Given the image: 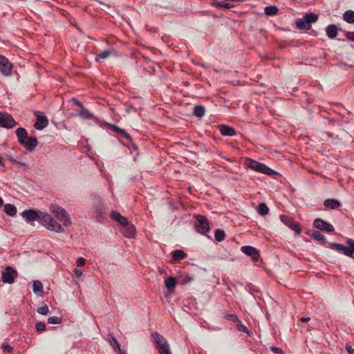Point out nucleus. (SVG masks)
Returning <instances> with one entry per match:
<instances>
[{"instance_id": "41", "label": "nucleus", "mask_w": 354, "mask_h": 354, "mask_svg": "<svg viewBox=\"0 0 354 354\" xmlns=\"http://www.w3.org/2000/svg\"><path fill=\"white\" fill-rule=\"evenodd\" d=\"M35 329L39 333L44 331L46 329V324L43 322H37L35 324Z\"/></svg>"}, {"instance_id": "23", "label": "nucleus", "mask_w": 354, "mask_h": 354, "mask_svg": "<svg viewBox=\"0 0 354 354\" xmlns=\"http://www.w3.org/2000/svg\"><path fill=\"white\" fill-rule=\"evenodd\" d=\"M326 207L330 209H337L340 207V203L336 199H326L324 202Z\"/></svg>"}, {"instance_id": "57", "label": "nucleus", "mask_w": 354, "mask_h": 354, "mask_svg": "<svg viewBox=\"0 0 354 354\" xmlns=\"http://www.w3.org/2000/svg\"><path fill=\"white\" fill-rule=\"evenodd\" d=\"M223 3H225V2H218L217 6L220 7V5H223Z\"/></svg>"}, {"instance_id": "42", "label": "nucleus", "mask_w": 354, "mask_h": 354, "mask_svg": "<svg viewBox=\"0 0 354 354\" xmlns=\"http://www.w3.org/2000/svg\"><path fill=\"white\" fill-rule=\"evenodd\" d=\"M110 129L118 134L124 133V130L113 124H109Z\"/></svg>"}, {"instance_id": "29", "label": "nucleus", "mask_w": 354, "mask_h": 354, "mask_svg": "<svg viewBox=\"0 0 354 354\" xmlns=\"http://www.w3.org/2000/svg\"><path fill=\"white\" fill-rule=\"evenodd\" d=\"M343 17L344 20L346 21L347 23H354V11L351 10L346 11L343 15Z\"/></svg>"}, {"instance_id": "51", "label": "nucleus", "mask_w": 354, "mask_h": 354, "mask_svg": "<svg viewBox=\"0 0 354 354\" xmlns=\"http://www.w3.org/2000/svg\"><path fill=\"white\" fill-rule=\"evenodd\" d=\"M220 7L221 8H227V9H230V8H233L234 5H232L230 3H223V5H220Z\"/></svg>"}, {"instance_id": "45", "label": "nucleus", "mask_w": 354, "mask_h": 354, "mask_svg": "<svg viewBox=\"0 0 354 354\" xmlns=\"http://www.w3.org/2000/svg\"><path fill=\"white\" fill-rule=\"evenodd\" d=\"M270 351L275 354H283L282 349L276 346H271Z\"/></svg>"}, {"instance_id": "32", "label": "nucleus", "mask_w": 354, "mask_h": 354, "mask_svg": "<svg viewBox=\"0 0 354 354\" xmlns=\"http://www.w3.org/2000/svg\"><path fill=\"white\" fill-rule=\"evenodd\" d=\"M165 286L170 290H173L175 287H176V279L175 277H168L165 281Z\"/></svg>"}, {"instance_id": "2", "label": "nucleus", "mask_w": 354, "mask_h": 354, "mask_svg": "<svg viewBox=\"0 0 354 354\" xmlns=\"http://www.w3.org/2000/svg\"><path fill=\"white\" fill-rule=\"evenodd\" d=\"M245 165L255 171L265 174L269 176H271L275 173L273 169L267 167L266 165L249 158L245 160Z\"/></svg>"}, {"instance_id": "50", "label": "nucleus", "mask_w": 354, "mask_h": 354, "mask_svg": "<svg viewBox=\"0 0 354 354\" xmlns=\"http://www.w3.org/2000/svg\"><path fill=\"white\" fill-rule=\"evenodd\" d=\"M346 350L349 354H354V348L349 344L346 345Z\"/></svg>"}, {"instance_id": "44", "label": "nucleus", "mask_w": 354, "mask_h": 354, "mask_svg": "<svg viewBox=\"0 0 354 354\" xmlns=\"http://www.w3.org/2000/svg\"><path fill=\"white\" fill-rule=\"evenodd\" d=\"M11 162L13 165H16L19 168H23L24 169H25L26 167V165L25 163L16 160L15 159L11 160Z\"/></svg>"}, {"instance_id": "9", "label": "nucleus", "mask_w": 354, "mask_h": 354, "mask_svg": "<svg viewBox=\"0 0 354 354\" xmlns=\"http://www.w3.org/2000/svg\"><path fill=\"white\" fill-rule=\"evenodd\" d=\"M17 272L10 266H7L5 270L2 272V281L3 283L12 284L15 281V278L17 277Z\"/></svg>"}, {"instance_id": "1", "label": "nucleus", "mask_w": 354, "mask_h": 354, "mask_svg": "<svg viewBox=\"0 0 354 354\" xmlns=\"http://www.w3.org/2000/svg\"><path fill=\"white\" fill-rule=\"evenodd\" d=\"M346 243L347 246L340 243H332L330 244V248L348 257L354 259V240L348 239Z\"/></svg>"}, {"instance_id": "11", "label": "nucleus", "mask_w": 354, "mask_h": 354, "mask_svg": "<svg viewBox=\"0 0 354 354\" xmlns=\"http://www.w3.org/2000/svg\"><path fill=\"white\" fill-rule=\"evenodd\" d=\"M314 227L317 229H319L322 231H324L326 232H333L335 230L334 227L333 225H331L329 223H327L326 221L321 219V218H316L314 221Z\"/></svg>"}, {"instance_id": "26", "label": "nucleus", "mask_w": 354, "mask_h": 354, "mask_svg": "<svg viewBox=\"0 0 354 354\" xmlns=\"http://www.w3.org/2000/svg\"><path fill=\"white\" fill-rule=\"evenodd\" d=\"M77 115L82 118L86 120L91 119L93 117V115L90 113V111L86 109L84 106L80 108V111Z\"/></svg>"}, {"instance_id": "6", "label": "nucleus", "mask_w": 354, "mask_h": 354, "mask_svg": "<svg viewBox=\"0 0 354 354\" xmlns=\"http://www.w3.org/2000/svg\"><path fill=\"white\" fill-rule=\"evenodd\" d=\"M44 212L36 211L35 209H26L21 213V216L26 220V222L30 223L39 219L40 222L42 220V217Z\"/></svg>"}, {"instance_id": "8", "label": "nucleus", "mask_w": 354, "mask_h": 354, "mask_svg": "<svg viewBox=\"0 0 354 354\" xmlns=\"http://www.w3.org/2000/svg\"><path fill=\"white\" fill-rule=\"evenodd\" d=\"M280 220L283 224L294 230L296 235H299L301 234L299 224L297 222H295L292 217L287 215H281Z\"/></svg>"}, {"instance_id": "7", "label": "nucleus", "mask_w": 354, "mask_h": 354, "mask_svg": "<svg viewBox=\"0 0 354 354\" xmlns=\"http://www.w3.org/2000/svg\"><path fill=\"white\" fill-rule=\"evenodd\" d=\"M17 124L13 117L5 112H0V127L12 129Z\"/></svg>"}, {"instance_id": "4", "label": "nucleus", "mask_w": 354, "mask_h": 354, "mask_svg": "<svg viewBox=\"0 0 354 354\" xmlns=\"http://www.w3.org/2000/svg\"><path fill=\"white\" fill-rule=\"evenodd\" d=\"M40 223L49 230L56 232H61L63 230L62 226L46 212L44 213L42 220Z\"/></svg>"}, {"instance_id": "20", "label": "nucleus", "mask_w": 354, "mask_h": 354, "mask_svg": "<svg viewBox=\"0 0 354 354\" xmlns=\"http://www.w3.org/2000/svg\"><path fill=\"white\" fill-rule=\"evenodd\" d=\"M32 290L36 295L41 296L44 292V287L42 283L39 280L33 281Z\"/></svg>"}, {"instance_id": "24", "label": "nucleus", "mask_w": 354, "mask_h": 354, "mask_svg": "<svg viewBox=\"0 0 354 354\" xmlns=\"http://www.w3.org/2000/svg\"><path fill=\"white\" fill-rule=\"evenodd\" d=\"M296 26L300 30H309L311 25L305 20L304 17L299 19L296 21Z\"/></svg>"}, {"instance_id": "31", "label": "nucleus", "mask_w": 354, "mask_h": 354, "mask_svg": "<svg viewBox=\"0 0 354 354\" xmlns=\"http://www.w3.org/2000/svg\"><path fill=\"white\" fill-rule=\"evenodd\" d=\"M113 53V50H106L98 53L95 57V60L99 62L100 59H104L109 57Z\"/></svg>"}, {"instance_id": "49", "label": "nucleus", "mask_w": 354, "mask_h": 354, "mask_svg": "<svg viewBox=\"0 0 354 354\" xmlns=\"http://www.w3.org/2000/svg\"><path fill=\"white\" fill-rule=\"evenodd\" d=\"M73 272L77 277H80L83 274L82 270L79 268H75Z\"/></svg>"}, {"instance_id": "53", "label": "nucleus", "mask_w": 354, "mask_h": 354, "mask_svg": "<svg viewBox=\"0 0 354 354\" xmlns=\"http://www.w3.org/2000/svg\"><path fill=\"white\" fill-rule=\"evenodd\" d=\"M120 135L122 136H123L127 140L130 141L131 140L130 135L129 133H127L125 131H124V133H121Z\"/></svg>"}, {"instance_id": "52", "label": "nucleus", "mask_w": 354, "mask_h": 354, "mask_svg": "<svg viewBox=\"0 0 354 354\" xmlns=\"http://www.w3.org/2000/svg\"><path fill=\"white\" fill-rule=\"evenodd\" d=\"M72 100H73V101L75 102V104L76 105H77L80 108H82V106H84L83 104H82L80 101H79L77 98L73 97V98L72 99Z\"/></svg>"}, {"instance_id": "40", "label": "nucleus", "mask_w": 354, "mask_h": 354, "mask_svg": "<svg viewBox=\"0 0 354 354\" xmlns=\"http://www.w3.org/2000/svg\"><path fill=\"white\" fill-rule=\"evenodd\" d=\"M37 312L39 314H41V315H46L48 313V312H49L48 306L47 305L44 304L42 306L38 308L37 309Z\"/></svg>"}, {"instance_id": "56", "label": "nucleus", "mask_w": 354, "mask_h": 354, "mask_svg": "<svg viewBox=\"0 0 354 354\" xmlns=\"http://www.w3.org/2000/svg\"><path fill=\"white\" fill-rule=\"evenodd\" d=\"M3 205V199L0 197V207Z\"/></svg>"}, {"instance_id": "13", "label": "nucleus", "mask_w": 354, "mask_h": 354, "mask_svg": "<svg viewBox=\"0 0 354 354\" xmlns=\"http://www.w3.org/2000/svg\"><path fill=\"white\" fill-rule=\"evenodd\" d=\"M38 145L35 137H28L21 145L28 151H32Z\"/></svg>"}, {"instance_id": "36", "label": "nucleus", "mask_w": 354, "mask_h": 354, "mask_svg": "<svg viewBox=\"0 0 354 354\" xmlns=\"http://www.w3.org/2000/svg\"><path fill=\"white\" fill-rule=\"evenodd\" d=\"M258 213L261 216H265L268 214L269 208L265 203H261L258 206Z\"/></svg>"}, {"instance_id": "16", "label": "nucleus", "mask_w": 354, "mask_h": 354, "mask_svg": "<svg viewBox=\"0 0 354 354\" xmlns=\"http://www.w3.org/2000/svg\"><path fill=\"white\" fill-rule=\"evenodd\" d=\"M151 337L154 339V344L155 347L157 349L159 346H161V345H164L167 342V339L160 334H159L158 332H153L151 333Z\"/></svg>"}, {"instance_id": "54", "label": "nucleus", "mask_w": 354, "mask_h": 354, "mask_svg": "<svg viewBox=\"0 0 354 354\" xmlns=\"http://www.w3.org/2000/svg\"><path fill=\"white\" fill-rule=\"evenodd\" d=\"M310 319V318L309 317H304L300 319V321L302 322H308Z\"/></svg>"}, {"instance_id": "19", "label": "nucleus", "mask_w": 354, "mask_h": 354, "mask_svg": "<svg viewBox=\"0 0 354 354\" xmlns=\"http://www.w3.org/2000/svg\"><path fill=\"white\" fill-rule=\"evenodd\" d=\"M326 32L328 37L334 39L337 35V27L335 24L328 25L326 28Z\"/></svg>"}, {"instance_id": "27", "label": "nucleus", "mask_w": 354, "mask_h": 354, "mask_svg": "<svg viewBox=\"0 0 354 354\" xmlns=\"http://www.w3.org/2000/svg\"><path fill=\"white\" fill-rule=\"evenodd\" d=\"M205 109L202 105H196L194 108L193 114L197 118H202L205 115Z\"/></svg>"}, {"instance_id": "5", "label": "nucleus", "mask_w": 354, "mask_h": 354, "mask_svg": "<svg viewBox=\"0 0 354 354\" xmlns=\"http://www.w3.org/2000/svg\"><path fill=\"white\" fill-rule=\"evenodd\" d=\"M196 218V230L201 234H206L209 231V221L204 216L202 215H197Z\"/></svg>"}, {"instance_id": "14", "label": "nucleus", "mask_w": 354, "mask_h": 354, "mask_svg": "<svg viewBox=\"0 0 354 354\" xmlns=\"http://www.w3.org/2000/svg\"><path fill=\"white\" fill-rule=\"evenodd\" d=\"M48 124V120L46 116H38L34 124V127L37 130H42Z\"/></svg>"}, {"instance_id": "25", "label": "nucleus", "mask_w": 354, "mask_h": 354, "mask_svg": "<svg viewBox=\"0 0 354 354\" xmlns=\"http://www.w3.org/2000/svg\"><path fill=\"white\" fill-rule=\"evenodd\" d=\"M3 211L7 215L10 216H14L17 214L16 207L14 205L9 203L4 205Z\"/></svg>"}, {"instance_id": "10", "label": "nucleus", "mask_w": 354, "mask_h": 354, "mask_svg": "<svg viewBox=\"0 0 354 354\" xmlns=\"http://www.w3.org/2000/svg\"><path fill=\"white\" fill-rule=\"evenodd\" d=\"M12 64L5 56L0 55V72L5 76L11 75Z\"/></svg>"}, {"instance_id": "43", "label": "nucleus", "mask_w": 354, "mask_h": 354, "mask_svg": "<svg viewBox=\"0 0 354 354\" xmlns=\"http://www.w3.org/2000/svg\"><path fill=\"white\" fill-rule=\"evenodd\" d=\"M237 323H238V324H237L238 330L244 332L248 334L249 333V330H248V328L244 324H243L240 320H239L237 322Z\"/></svg>"}, {"instance_id": "15", "label": "nucleus", "mask_w": 354, "mask_h": 354, "mask_svg": "<svg viewBox=\"0 0 354 354\" xmlns=\"http://www.w3.org/2000/svg\"><path fill=\"white\" fill-rule=\"evenodd\" d=\"M110 217L111 218V219L118 222L119 224H120L122 226L127 225L128 222H129L128 220L124 216H122L118 212H115V211L111 212L110 214Z\"/></svg>"}, {"instance_id": "22", "label": "nucleus", "mask_w": 354, "mask_h": 354, "mask_svg": "<svg viewBox=\"0 0 354 354\" xmlns=\"http://www.w3.org/2000/svg\"><path fill=\"white\" fill-rule=\"evenodd\" d=\"M187 257V254L181 250H176L172 252V260L173 261H179L184 259Z\"/></svg>"}, {"instance_id": "30", "label": "nucleus", "mask_w": 354, "mask_h": 354, "mask_svg": "<svg viewBox=\"0 0 354 354\" xmlns=\"http://www.w3.org/2000/svg\"><path fill=\"white\" fill-rule=\"evenodd\" d=\"M311 236L314 239H315L318 241H320L322 243H325L326 242L325 236L319 231H317V230L313 231L311 234Z\"/></svg>"}, {"instance_id": "33", "label": "nucleus", "mask_w": 354, "mask_h": 354, "mask_svg": "<svg viewBox=\"0 0 354 354\" xmlns=\"http://www.w3.org/2000/svg\"><path fill=\"white\" fill-rule=\"evenodd\" d=\"M304 17L307 23L310 25L311 24L316 22L318 19V15L313 12L306 14Z\"/></svg>"}, {"instance_id": "38", "label": "nucleus", "mask_w": 354, "mask_h": 354, "mask_svg": "<svg viewBox=\"0 0 354 354\" xmlns=\"http://www.w3.org/2000/svg\"><path fill=\"white\" fill-rule=\"evenodd\" d=\"M223 317L227 320L232 321L233 322H237L239 319L238 317L234 314H229L226 312L223 313Z\"/></svg>"}, {"instance_id": "28", "label": "nucleus", "mask_w": 354, "mask_h": 354, "mask_svg": "<svg viewBox=\"0 0 354 354\" xmlns=\"http://www.w3.org/2000/svg\"><path fill=\"white\" fill-rule=\"evenodd\" d=\"M278 8L276 6H269L264 8V12L268 16H274L277 14Z\"/></svg>"}, {"instance_id": "12", "label": "nucleus", "mask_w": 354, "mask_h": 354, "mask_svg": "<svg viewBox=\"0 0 354 354\" xmlns=\"http://www.w3.org/2000/svg\"><path fill=\"white\" fill-rule=\"evenodd\" d=\"M241 250L242 252H243L245 254L251 257L253 260H258L259 258V250L250 245H245L241 247Z\"/></svg>"}, {"instance_id": "39", "label": "nucleus", "mask_w": 354, "mask_h": 354, "mask_svg": "<svg viewBox=\"0 0 354 354\" xmlns=\"http://www.w3.org/2000/svg\"><path fill=\"white\" fill-rule=\"evenodd\" d=\"M62 321V318L61 317L53 316L50 317L48 319V323L51 324H60Z\"/></svg>"}, {"instance_id": "58", "label": "nucleus", "mask_w": 354, "mask_h": 354, "mask_svg": "<svg viewBox=\"0 0 354 354\" xmlns=\"http://www.w3.org/2000/svg\"><path fill=\"white\" fill-rule=\"evenodd\" d=\"M120 354H127L125 352L122 351L121 349H120V351H118Z\"/></svg>"}, {"instance_id": "47", "label": "nucleus", "mask_w": 354, "mask_h": 354, "mask_svg": "<svg viewBox=\"0 0 354 354\" xmlns=\"http://www.w3.org/2000/svg\"><path fill=\"white\" fill-rule=\"evenodd\" d=\"M346 37L348 40L354 41V32H346Z\"/></svg>"}, {"instance_id": "35", "label": "nucleus", "mask_w": 354, "mask_h": 354, "mask_svg": "<svg viewBox=\"0 0 354 354\" xmlns=\"http://www.w3.org/2000/svg\"><path fill=\"white\" fill-rule=\"evenodd\" d=\"M159 354H171L169 345L168 342L165 344L164 345H161L157 348Z\"/></svg>"}, {"instance_id": "17", "label": "nucleus", "mask_w": 354, "mask_h": 354, "mask_svg": "<svg viewBox=\"0 0 354 354\" xmlns=\"http://www.w3.org/2000/svg\"><path fill=\"white\" fill-rule=\"evenodd\" d=\"M219 131L222 136H233L236 134V131L234 128L227 125L221 124L218 126Z\"/></svg>"}, {"instance_id": "3", "label": "nucleus", "mask_w": 354, "mask_h": 354, "mask_svg": "<svg viewBox=\"0 0 354 354\" xmlns=\"http://www.w3.org/2000/svg\"><path fill=\"white\" fill-rule=\"evenodd\" d=\"M50 209L64 226L67 227L71 224V217L63 207L57 205H52Z\"/></svg>"}, {"instance_id": "48", "label": "nucleus", "mask_w": 354, "mask_h": 354, "mask_svg": "<svg viewBox=\"0 0 354 354\" xmlns=\"http://www.w3.org/2000/svg\"><path fill=\"white\" fill-rule=\"evenodd\" d=\"M86 260L83 257L78 258L77 260V265L78 266H82L85 264Z\"/></svg>"}, {"instance_id": "55", "label": "nucleus", "mask_w": 354, "mask_h": 354, "mask_svg": "<svg viewBox=\"0 0 354 354\" xmlns=\"http://www.w3.org/2000/svg\"><path fill=\"white\" fill-rule=\"evenodd\" d=\"M222 158H224L225 160H226L229 161V162H232V161H233V160H232L231 158H230L223 157V156H222Z\"/></svg>"}, {"instance_id": "21", "label": "nucleus", "mask_w": 354, "mask_h": 354, "mask_svg": "<svg viewBox=\"0 0 354 354\" xmlns=\"http://www.w3.org/2000/svg\"><path fill=\"white\" fill-rule=\"evenodd\" d=\"M124 230L123 231V234L128 238H132L136 234V228L133 225H125L123 226Z\"/></svg>"}, {"instance_id": "37", "label": "nucleus", "mask_w": 354, "mask_h": 354, "mask_svg": "<svg viewBox=\"0 0 354 354\" xmlns=\"http://www.w3.org/2000/svg\"><path fill=\"white\" fill-rule=\"evenodd\" d=\"M225 233L223 230L217 229L214 232L215 239L218 242L223 241L225 239Z\"/></svg>"}, {"instance_id": "46", "label": "nucleus", "mask_w": 354, "mask_h": 354, "mask_svg": "<svg viewBox=\"0 0 354 354\" xmlns=\"http://www.w3.org/2000/svg\"><path fill=\"white\" fill-rule=\"evenodd\" d=\"M2 348L8 352V353H10L12 351L13 348L11 346H10L9 344H3L2 345Z\"/></svg>"}, {"instance_id": "18", "label": "nucleus", "mask_w": 354, "mask_h": 354, "mask_svg": "<svg viewBox=\"0 0 354 354\" xmlns=\"http://www.w3.org/2000/svg\"><path fill=\"white\" fill-rule=\"evenodd\" d=\"M15 133L20 145L24 144V141L28 138L27 131L23 127L17 128Z\"/></svg>"}, {"instance_id": "34", "label": "nucleus", "mask_w": 354, "mask_h": 354, "mask_svg": "<svg viewBox=\"0 0 354 354\" xmlns=\"http://www.w3.org/2000/svg\"><path fill=\"white\" fill-rule=\"evenodd\" d=\"M109 340L113 348L116 351H120V344L118 340L111 335H109Z\"/></svg>"}]
</instances>
